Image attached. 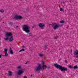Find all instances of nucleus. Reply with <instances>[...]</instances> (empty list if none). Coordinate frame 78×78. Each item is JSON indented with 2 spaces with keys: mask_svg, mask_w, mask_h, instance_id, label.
Segmentation results:
<instances>
[{
  "mask_svg": "<svg viewBox=\"0 0 78 78\" xmlns=\"http://www.w3.org/2000/svg\"><path fill=\"white\" fill-rule=\"evenodd\" d=\"M45 64V62L44 61H42V66L41 67V65L40 64H38V66L35 67L34 69V70L35 72H39L40 70H44V69H45L46 68H47V66L46 65H44Z\"/></svg>",
  "mask_w": 78,
  "mask_h": 78,
  "instance_id": "nucleus-1",
  "label": "nucleus"
},
{
  "mask_svg": "<svg viewBox=\"0 0 78 78\" xmlns=\"http://www.w3.org/2000/svg\"><path fill=\"white\" fill-rule=\"evenodd\" d=\"M10 36L11 37L9 38V42H12L14 39H13V37L12 36V34L11 33H7L5 34V37L6 38H4L5 41H8V39H9V37Z\"/></svg>",
  "mask_w": 78,
  "mask_h": 78,
  "instance_id": "nucleus-2",
  "label": "nucleus"
},
{
  "mask_svg": "<svg viewBox=\"0 0 78 78\" xmlns=\"http://www.w3.org/2000/svg\"><path fill=\"white\" fill-rule=\"evenodd\" d=\"M22 28L23 29V31L27 32L28 34L31 36V33H30V27L28 26L27 25H23L22 26Z\"/></svg>",
  "mask_w": 78,
  "mask_h": 78,
  "instance_id": "nucleus-3",
  "label": "nucleus"
},
{
  "mask_svg": "<svg viewBox=\"0 0 78 78\" xmlns=\"http://www.w3.org/2000/svg\"><path fill=\"white\" fill-rule=\"evenodd\" d=\"M17 69L18 70H19L17 72V74L18 75H22L23 73H24V71L23 70H21V69H22V68L21 66H18L17 67Z\"/></svg>",
  "mask_w": 78,
  "mask_h": 78,
  "instance_id": "nucleus-4",
  "label": "nucleus"
},
{
  "mask_svg": "<svg viewBox=\"0 0 78 78\" xmlns=\"http://www.w3.org/2000/svg\"><path fill=\"white\" fill-rule=\"evenodd\" d=\"M49 25H51V27H53L54 30H56L57 28H58L59 27V24H57L56 23H53L51 24H50Z\"/></svg>",
  "mask_w": 78,
  "mask_h": 78,
  "instance_id": "nucleus-5",
  "label": "nucleus"
},
{
  "mask_svg": "<svg viewBox=\"0 0 78 78\" xmlns=\"http://www.w3.org/2000/svg\"><path fill=\"white\" fill-rule=\"evenodd\" d=\"M59 69L62 72H65L67 70V68L62 67V66L59 65Z\"/></svg>",
  "mask_w": 78,
  "mask_h": 78,
  "instance_id": "nucleus-6",
  "label": "nucleus"
},
{
  "mask_svg": "<svg viewBox=\"0 0 78 78\" xmlns=\"http://www.w3.org/2000/svg\"><path fill=\"white\" fill-rule=\"evenodd\" d=\"M73 57L75 58H78V50H76L74 51Z\"/></svg>",
  "mask_w": 78,
  "mask_h": 78,
  "instance_id": "nucleus-7",
  "label": "nucleus"
},
{
  "mask_svg": "<svg viewBox=\"0 0 78 78\" xmlns=\"http://www.w3.org/2000/svg\"><path fill=\"white\" fill-rule=\"evenodd\" d=\"M38 26L39 27H40L41 29H44V27H45V26L44 24H42V23H40L39 24Z\"/></svg>",
  "mask_w": 78,
  "mask_h": 78,
  "instance_id": "nucleus-8",
  "label": "nucleus"
},
{
  "mask_svg": "<svg viewBox=\"0 0 78 78\" xmlns=\"http://www.w3.org/2000/svg\"><path fill=\"white\" fill-rule=\"evenodd\" d=\"M15 19H22V17L20 16L16 15L15 16Z\"/></svg>",
  "mask_w": 78,
  "mask_h": 78,
  "instance_id": "nucleus-9",
  "label": "nucleus"
},
{
  "mask_svg": "<svg viewBox=\"0 0 78 78\" xmlns=\"http://www.w3.org/2000/svg\"><path fill=\"white\" fill-rule=\"evenodd\" d=\"M9 52L11 55H12V54L13 53V51H12V49H11V48H10Z\"/></svg>",
  "mask_w": 78,
  "mask_h": 78,
  "instance_id": "nucleus-10",
  "label": "nucleus"
},
{
  "mask_svg": "<svg viewBox=\"0 0 78 78\" xmlns=\"http://www.w3.org/2000/svg\"><path fill=\"white\" fill-rule=\"evenodd\" d=\"M54 66L57 69H59V65L58 64H54Z\"/></svg>",
  "mask_w": 78,
  "mask_h": 78,
  "instance_id": "nucleus-11",
  "label": "nucleus"
},
{
  "mask_svg": "<svg viewBox=\"0 0 78 78\" xmlns=\"http://www.w3.org/2000/svg\"><path fill=\"white\" fill-rule=\"evenodd\" d=\"M44 47L45 50H47V44H45L44 46Z\"/></svg>",
  "mask_w": 78,
  "mask_h": 78,
  "instance_id": "nucleus-12",
  "label": "nucleus"
},
{
  "mask_svg": "<svg viewBox=\"0 0 78 78\" xmlns=\"http://www.w3.org/2000/svg\"><path fill=\"white\" fill-rule=\"evenodd\" d=\"M8 75V76H11L12 75V72L11 71H9Z\"/></svg>",
  "mask_w": 78,
  "mask_h": 78,
  "instance_id": "nucleus-13",
  "label": "nucleus"
},
{
  "mask_svg": "<svg viewBox=\"0 0 78 78\" xmlns=\"http://www.w3.org/2000/svg\"><path fill=\"white\" fill-rule=\"evenodd\" d=\"M4 51L5 52V53L8 52V49L7 48H5L4 49Z\"/></svg>",
  "mask_w": 78,
  "mask_h": 78,
  "instance_id": "nucleus-14",
  "label": "nucleus"
},
{
  "mask_svg": "<svg viewBox=\"0 0 78 78\" xmlns=\"http://www.w3.org/2000/svg\"><path fill=\"white\" fill-rule=\"evenodd\" d=\"M38 55L40 57H43V55L42 54H41V53H39L38 54Z\"/></svg>",
  "mask_w": 78,
  "mask_h": 78,
  "instance_id": "nucleus-15",
  "label": "nucleus"
},
{
  "mask_svg": "<svg viewBox=\"0 0 78 78\" xmlns=\"http://www.w3.org/2000/svg\"><path fill=\"white\" fill-rule=\"evenodd\" d=\"M73 68L74 69H78V67H77V66L76 65L74 66Z\"/></svg>",
  "mask_w": 78,
  "mask_h": 78,
  "instance_id": "nucleus-16",
  "label": "nucleus"
},
{
  "mask_svg": "<svg viewBox=\"0 0 78 78\" xmlns=\"http://www.w3.org/2000/svg\"><path fill=\"white\" fill-rule=\"evenodd\" d=\"M9 25H10V26H12V24H13V23L11 22L9 23Z\"/></svg>",
  "mask_w": 78,
  "mask_h": 78,
  "instance_id": "nucleus-17",
  "label": "nucleus"
},
{
  "mask_svg": "<svg viewBox=\"0 0 78 78\" xmlns=\"http://www.w3.org/2000/svg\"><path fill=\"white\" fill-rule=\"evenodd\" d=\"M25 51V49H22L19 51V52H21V51Z\"/></svg>",
  "mask_w": 78,
  "mask_h": 78,
  "instance_id": "nucleus-18",
  "label": "nucleus"
},
{
  "mask_svg": "<svg viewBox=\"0 0 78 78\" xmlns=\"http://www.w3.org/2000/svg\"><path fill=\"white\" fill-rule=\"evenodd\" d=\"M69 68L70 69H73V67L71 65H70L69 66Z\"/></svg>",
  "mask_w": 78,
  "mask_h": 78,
  "instance_id": "nucleus-19",
  "label": "nucleus"
},
{
  "mask_svg": "<svg viewBox=\"0 0 78 78\" xmlns=\"http://www.w3.org/2000/svg\"><path fill=\"white\" fill-rule=\"evenodd\" d=\"M64 21L62 20L61 21H60V23H63L64 22Z\"/></svg>",
  "mask_w": 78,
  "mask_h": 78,
  "instance_id": "nucleus-20",
  "label": "nucleus"
},
{
  "mask_svg": "<svg viewBox=\"0 0 78 78\" xmlns=\"http://www.w3.org/2000/svg\"><path fill=\"white\" fill-rule=\"evenodd\" d=\"M0 12H4V10H3V9H1L0 10Z\"/></svg>",
  "mask_w": 78,
  "mask_h": 78,
  "instance_id": "nucleus-21",
  "label": "nucleus"
},
{
  "mask_svg": "<svg viewBox=\"0 0 78 78\" xmlns=\"http://www.w3.org/2000/svg\"><path fill=\"white\" fill-rule=\"evenodd\" d=\"M5 56L6 57L8 56V53L7 52H5Z\"/></svg>",
  "mask_w": 78,
  "mask_h": 78,
  "instance_id": "nucleus-22",
  "label": "nucleus"
},
{
  "mask_svg": "<svg viewBox=\"0 0 78 78\" xmlns=\"http://www.w3.org/2000/svg\"><path fill=\"white\" fill-rule=\"evenodd\" d=\"M58 36H56V37H54V39H57V38H58Z\"/></svg>",
  "mask_w": 78,
  "mask_h": 78,
  "instance_id": "nucleus-23",
  "label": "nucleus"
},
{
  "mask_svg": "<svg viewBox=\"0 0 78 78\" xmlns=\"http://www.w3.org/2000/svg\"><path fill=\"white\" fill-rule=\"evenodd\" d=\"M60 11H63V9L62 8H61L60 9Z\"/></svg>",
  "mask_w": 78,
  "mask_h": 78,
  "instance_id": "nucleus-24",
  "label": "nucleus"
},
{
  "mask_svg": "<svg viewBox=\"0 0 78 78\" xmlns=\"http://www.w3.org/2000/svg\"><path fill=\"white\" fill-rule=\"evenodd\" d=\"M47 68H48V69H50V67L49 66H48Z\"/></svg>",
  "mask_w": 78,
  "mask_h": 78,
  "instance_id": "nucleus-25",
  "label": "nucleus"
},
{
  "mask_svg": "<svg viewBox=\"0 0 78 78\" xmlns=\"http://www.w3.org/2000/svg\"><path fill=\"white\" fill-rule=\"evenodd\" d=\"M25 48V46H23V48Z\"/></svg>",
  "mask_w": 78,
  "mask_h": 78,
  "instance_id": "nucleus-26",
  "label": "nucleus"
},
{
  "mask_svg": "<svg viewBox=\"0 0 78 78\" xmlns=\"http://www.w3.org/2000/svg\"><path fill=\"white\" fill-rule=\"evenodd\" d=\"M24 78H27V76H25L24 77Z\"/></svg>",
  "mask_w": 78,
  "mask_h": 78,
  "instance_id": "nucleus-27",
  "label": "nucleus"
},
{
  "mask_svg": "<svg viewBox=\"0 0 78 78\" xmlns=\"http://www.w3.org/2000/svg\"><path fill=\"white\" fill-rule=\"evenodd\" d=\"M62 60V58H60V60H59L60 61H61Z\"/></svg>",
  "mask_w": 78,
  "mask_h": 78,
  "instance_id": "nucleus-28",
  "label": "nucleus"
},
{
  "mask_svg": "<svg viewBox=\"0 0 78 78\" xmlns=\"http://www.w3.org/2000/svg\"><path fill=\"white\" fill-rule=\"evenodd\" d=\"M2 58V55H1L0 54V58Z\"/></svg>",
  "mask_w": 78,
  "mask_h": 78,
  "instance_id": "nucleus-29",
  "label": "nucleus"
},
{
  "mask_svg": "<svg viewBox=\"0 0 78 78\" xmlns=\"http://www.w3.org/2000/svg\"><path fill=\"white\" fill-rule=\"evenodd\" d=\"M62 26V25H59V27H61Z\"/></svg>",
  "mask_w": 78,
  "mask_h": 78,
  "instance_id": "nucleus-30",
  "label": "nucleus"
},
{
  "mask_svg": "<svg viewBox=\"0 0 78 78\" xmlns=\"http://www.w3.org/2000/svg\"><path fill=\"white\" fill-rule=\"evenodd\" d=\"M25 64H28V62H26Z\"/></svg>",
  "mask_w": 78,
  "mask_h": 78,
  "instance_id": "nucleus-31",
  "label": "nucleus"
},
{
  "mask_svg": "<svg viewBox=\"0 0 78 78\" xmlns=\"http://www.w3.org/2000/svg\"><path fill=\"white\" fill-rule=\"evenodd\" d=\"M65 62H67V60H65Z\"/></svg>",
  "mask_w": 78,
  "mask_h": 78,
  "instance_id": "nucleus-32",
  "label": "nucleus"
},
{
  "mask_svg": "<svg viewBox=\"0 0 78 78\" xmlns=\"http://www.w3.org/2000/svg\"><path fill=\"white\" fill-rule=\"evenodd\" d=\"M30 76H32V75H31Z\"/></svg>",
  "mask_w": 78,
  "mask_h": 78,
  "instance_id": "nucleus-33",
  "label": "nucleus"
},
{
  "mask_svg": "<svg viewBox=\"0 0 78 78\" xmlns=\"http://www.w3.org/2000/svg\"><path fill=\"white\" fill-rule=\"evenodd\" d=\"M18 27V26H17V27Z\"/></svg>",
  "mask_w": 78,
  "mask_h": 78,
  "instance_id": "nucleus-34",
  "label": "nucleus"
},
{
  "mask_svg": "<svg viewBox=\"0 0 78 78\" xmlns=\"http://www.w3.org/2000/svg\"><path fill=\"white\" fill-rule=\"evenodd\" d=\"M3 23H4V22H3Z\"/></svg>",
  "mask_w": 78,
  "mask_h": 78,
  "instance_id": "nucleus-35",
  "label": "nucleus"
}]
</instances>
